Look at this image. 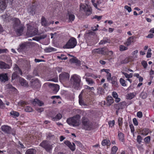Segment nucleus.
<instances>
[{
    "label": "nucleus",
    "mask_w": 154,
    "mask_h": 154,
    "mask_svg": "<svg viewBox=\"0 0 154 154\" xmlns=\"http://www.w3.org/2000/svg\"><path fill=\"white\" fill-rule=\"evenodd\" d=\"M49 85L52 90L53 92L54 93H57L59 89V86L57 84L50 83Z\"/></svg>",
    "instance_id": "nucleus-11"
},
{
    "label": "nucleus",
    "mask_w": 154,
    "mask_h": 154,
    "mask_svg": "<svg viewBox=\"0 0 154 154\" xmlns=\"http://www.w3.org/2000/svg\"><path fill=\"white\" fill-rule=\"evenodd\" d=\"M118 148L116 146H113L111 149V152L112 154H115L116 153Z\"/></svg>",
    "instance_id": "nucleus-41"
},
{
    "label": "nucleus",
    "mask_w": 154,
    "mask_h": 154,
    "mask_svg": "<svg viewBox=\"0 0 154 154\" xmlns=\"http://www.w3.org/2000/svg\"><path fill=\"white\" fill-rule=\"evenodd\" d=\"M134 37L133 36L130 37L127 40V41L124 44L127 46L130 45L132 42L133 41Z\"/></svg>",
    "instance_id": "nucleus-27"
},
{
    "label": "nucleus",
    "mask_w": 154,
    "mask_h": 154,
    "mask_svg": "<svg viewBox=\"0 0 154 154\" xmlns=\"http://www.w3.org/2000/svg\"><path fill=\"white\" fill-rule=\"evenodd\" d=\"M108 40H102L100 41V42H99V45H103L105 43L109 42H109H108Z\"/></svg>",
    "instance_id": "nucleus-58"
},
{
    "label": "nucleus",
    "mask_w": 154,
    "mask_h": 154,
    "mask_svg": "<svg viewBox=\"0 0 154 154\" xmlns=\"http://www.w3.org/2000/svg\"><path fill=\"white\" fill-rule=\"evenodd\" d=\"M10 113L11 115H13L16 117H18L19 116V112L14 111H11Z\"/></svg>",
    "instance_id": "nucleus-43"
},
{
    "label": "nucleus",
    "mask_w": 154,
    "mask_h": 154,
    "mask_svg": "<svg viewBox=\"0 0 154 154\" xmlns=\"http://www.w3.org/2000/svg\"><path fill=\"white\" fill-rule=\"evenodd\" d=\"M138 53V50H136L133 52L132 53V57L135 58H137V54Z\"/></svg>",
    "instance_id": "nucleus-49"
},
{
    "label": "nucleus",
    "mask_w": 154,
    "mask_h": 154,
    "mask_svg": "<svg viewBox=\"0 0 154 154\" xmlns=\"http://www.w3.org/2000/svg\"><path fill=\"white\" fill-rule=\"evenodd\" d=\"M102 52L103 53V55H105L106 54L108 51V50L106 48L104 47L101 48Z\"/></svg>",
    "instance_id": "nucleus-45"
},
{
    "label": "nucleus",
    "mask_w": 154,
    "mask_h": 154,
    "mask_svg": "<svg viewBox=\"0 0 154 154\" xmlns=\"http://www.w3.org/2000/svg\"><path fill=\"white\" fill-rule=\"evenodd\" d=\"M36 150L33 149L27 150L25 153V154H36Z\"/></svg>",
    "instance_id": "nucleus-32"
},
{
    "label": "nucleus",
    "mask_w": 154,
    "mask_h": 154,
    "mask_svg": "<svg viewBox=\"0 0 154 154\" xmlns=\"http://www.w3.org/2000/svg\"><path fill=\"white\" fill-rule=\"evenodd\" d=\"M14 69L15 71L14 72H16L18 75L20 74L21 75H22V71L17 65H15Z\"/></svg>",
    "instance_id": "nucleus-24"
},
{
    "label": "nucleus",
    "mask_w": 154,
    "mask_h": 154,
    "mask_svg": "<svg viewBox=\"0 0 154 154\" xmlns=\"http://www.w3.org/2000/svg\"><path fill=\"white\" fill-rule=\"evenodd\" d=\"M56 51V50L55 49L51 47L46 48L45 49V51L46 52H50Z\"/></svg>",
    "instance_id": "nucleus-36"
},
{
    "label": "nucleus",
    "mask_w": 154,
    "mask_h": 154,
    "mask_svg": "<svg viewBox=\"0 0 154 154\" xmlns=\"http://www.w3.org/2000/svg\"><path fill=\"white\" fill-rule=\"evenodd\" d=\"M18 77V74H17V73H16V72H14L12 74V78H11V80H14L16 78Z\"/></svg>",
    "instance_id": "nucleus-42"
},
{
    "label": "nucleus",
    "mask_w": 154,
    "mask_h": 154,
    "mask_svg": "<svg viewBox=\"0 0 154 154\" xmlns=\"http://www.w3.org/2000/svg\"><path fill=\"white\" fill-rule=\"evenodd\" d=\"M5 107V104L3 103L2 100L0 99V108H3Z\"/></svg>",
    "instance_id": "nucleus-63"
},
{
    "label": "nucleus",
    "mask_w": 154,
    "mask_h": 154,
    "mask_svg": "<svg viewBox=\"0 0 154 154\" xmlns=\"http://www.w3.org/2000/svg\"><path fill=\"white\" fill-rule=\"evenodd\" d=\"M0 7L2 10L6 8V5L5 0H0Z\"/></svg>",
    "instance_id": "nucleus-25"
},
{
    "label": "nucleus",
    "mask_w": 154,
    "mask_h": 154,
    "mask_svg": "<svg viewBox=\"0 0 154 154\" xmlns=\"http://www.w3.org/2000/svg\"><path fill=\"white\" fill-rule=\"evenodd\" d=\"M27 102H25L24 101H21L19 102L18 103V104L19 105H21L22 106H23L24 105H25L26 104H27Z\"/></svg>",
    "instance_id": "nucleus-59"
},
{
    "label": "nucleus",
    "mask_w": 154,
    "mask_h": 154,
    "mask_svg": "<svg viewBox=\"0 0 154 154\" xmlns=\"http://www.w3.org/2000/svg\"><path fill=\"white\" fill-rule=\"evenodd\" d=\"M20 20L17 18H16L14 20V23L13 25V27L14 29L17 28L19 27L20 26H22L20 25Z\"/></svg>",
    "instance_id": "nucleus-19"
},
{
    "label": "nucleus",
    "mask_w": 154,
    "mask_h": 154,
    "mask_svg": "<svg viewBox=\"0 0 154 154\" xmlns=\"http://www.w3.org/2000/svg\"><path fill=\"white\" fill-rule=\"evenodd\" d=\"M25 110L26 112H31L32 111V109L31 107L27 106L25 108Z\"/></svg>",
    "instance_id": "nucleus-46"
},
{
    "label": "nucleus",
    "mask_w": 154,
    "mask_h": 154,
    "mask_svg": "<svg viewBox=\"0 0 154 154\" xmlns=\"http://www.w3.org/2000/svg\"><path fill=\"white\" fill-rule=\"evenodd\" d=\"M128 48L124 45H120L119 47V49L121 51H123L127 50Z\"/></svg>",
    "instance_id": "nucleus-47"
},
{
    "label": "nucleus",
    "mask_w": 154,
    "mask_h": 154,
    "mask_svg": "<svg viewBox=\"0 0 154 154\" xmlns=\"http://www.w3.org/2000/svg\"><path fill=\"white\" fill-rule=\"evenodd\" d=\"M70 81L74 88L78 89L80 86L81 81L80 76L76 74L73 75L71 77Z\"/></svg>",
    "instance_id": "nucleus-1"
},
{
    "label": "nucleus",
    "mask_w": 154,
    "mask_h": 154,
    "mask_svg": "<svg viewBox=\"0 0 154 154\" xmlns=\"http://www.w3.org/2000/svg\"><path fill=\"white\" fill-rule=\"evenodd\" d=\"M102 144L103 146H104L106 145H109L110 144V143L109 140L105 139L102 141Z\"/></svg>",
    "instance_id": "nucleus-35"
},
{
    "label": "nucleus",
    "mask_w": 154,
    "mask_h": 154,
    "mask_svg": "<svg viewBox=\"0 0 154 154\" xmlns=\"http://www.w3.org/2000/svg\"><path fill=\"white\" fill-rule=\"evenodd\" d=\"M62 117V115L60 113H58L55 117H51L52 120L54 121H57L60 119Z\"/></svg>",
    "instance_id": "nucleus-29"
},
{
    "label": "nucleus",
    "mask_w": 154,
    "mask_h": 154,
    "mask_svg": "<svg viewBox=\"0 0 154 154\" xmlns=\"http://www.w3.org/2000/svg\"><path fill=\"white\" fill-rule=\"evenodd\" d=\"M115 121L113 120L112 121H110L109 122V127H113L115 124Z\"/></svg>",
    "instance_id": "nucleus-51"
},
{
    "label": "nucleus",
    "mask_w": 154,
    "mask_h": 154,
    "mask_svg": "<svg viewBox=\"0 0 154 154\" xmlns=\"http://www.w3.org/2000/svg\"><path fill=\"white\" fill-rule=\"evenodd\" d=\"M122 119H123L122 118L119 117L118 119V125L120 126H122Z\"/></svg>",
    "instance_id": "nucleus-56"
},
{
    "label": "nucleus",
    "mask_w": 154,
    "mask_h": 154,
    "mask_svg": "<svg viewBox=\"0 0 154 154\" xmlns=\"http://www.w3.org/2000/svg\"><path fill=\"white\" fill-rule=\"evenodd\" d=\"M69 78V73L66 72H63L60 75L59 78L60 80L66 81L68 80Z\"/></svg>",
    "instance_id": "nucleus-9"
},
{
    "label": "nucleus",
    "mask_w": 154,
    "mask_h": 154,
    "mask_svg": "<svg viewBox=\"0 0 154 154\" xmlns=\"http://www.w3.org/2000/svg\"><path fill=\"white\" fill-rule=\"evenodd\" d=\"M0 80L2 82H4L8 81V78L7 73L2 74H0Z\"/></svg>",
    "instance_id": "nucleus-20"
},
{
    "label": "nucleus",
    "mask_w": 154,
    "mask_h": 154,
    "mask_svg": "<svg viewBox=\"0 0 154 154\" xmlns=\"http://www.w3.org/2000/svg\"><path fill=\"white\" fill-rule=\"evenodd\" d=\"M83 78L85 79L86 81L89 85H92L94 83V82L93 80L92 79L90 78H88L84 76Z\"/></svg>",
    "instance_id": "nucleus-31"
},
{
    "label": "nucleus",
    "mask_w": 154,
    "mask_h": 154,
    "mask_svg": "<svg viewBox=\"0 0 154 154\" xmlns=\"http://www.w3.org/2000/svg\"><path fill=\"white\" fill-rule=\"evenodd\" d=\"M85 6L84 5L81 4L80 5V8L83 10L85 12L86 15L88 16L91 14L92 13V9L90 6L88 5Z\"/></svg>",
    "instance_id": "nucleus-7"
},
{
    "label": "nucleus",
    "mask_w": 154,
    "mask_h": 154,
    "mask_svg": "<svg viewBox=\"0 0 154 154\" xmlns=\"http://www.w3.org/2000/svg\"><path fill=\"white\" fill-rule=\"evenodd\" d=\"M142 138L140 135H138L137 137V141L139 144H140L141 142Z\"/></svg>",
    "instance_id": "nucleus-52"
},
{
    "label": "nucleus",
    "mask_w": 154,
    "mask_h": 154,
    "mask_svg": "<svg viewBox=\"0 0 154 154\" xmlns=\"http://www.w3.org/2000/svg\"><path fill=\"white\" fill-rule=\"evenodd\" d=\"M69 61L72 63H75L76 65H79L80 64L81 62L76 57H74L73 58L70 59Z\"/></svg>",
    "instance_id": "nucleus-21"
},
{
    "label": "nucleus",
    "mask_w": 154,
    "mask_h": 154,
    "mask_svg": "<svg viewBox=\"0 0 154 154\" xmlns=\"http://www.w3.org/2000/svg\"><path fill=\"white\" fill-rule=\"evenodd\" d=\"M27 32L26 35L29 37H32L37 35L38 32V29L35 28L29 24H27Z\"/></svg>",
    "instance_id": "nucleus-3"
},
{
    "label": "nucleus",
    "mask_w": 154,
    "mask_h": 154,
    "mask_svg": "<svg viewBox=\"0 0 154 154\" xmlns=\"http://www.w3.org/2000/svg\"><path fill=\"white\" fill-rule=\"evenodd\" d=\"M97 93L101 95L103 94L104 93V90L102 88L99 87L97 88Z\"/></svg>",
    "instance_id": "nucleus-39"
},
{
    "label": "nucleus",
    "mask_w": 154,
    "mask_h": 154,
    "mask_svg": "<svg viewBox=\"0 0 154 154\" xmlns=\"http://www.w3.org/2000/svg\"><path fill=\"white\" fill-rule=\"evenodd\" d=\"M106 101V104L108 106L111 105L114 102V100L111 96L107 97Z\"/></svg>",
    "instance_id": "nucleus-22"
},
{
    "label": "nucleus",
    "mask_w": 154,
    "mask_h": 154,
    "mask_svg": "<svg viewBox=\"0 0 154 154\" xmlns=\"http://www.w3.org/2000/svg\"><path fill=\"white\" fill-rule=\"evenodd\" d=\"M37 8V6L33 4L28 8V11L29 15H33L35 14V12Z\"/></svg>",
    "instance_id": "nucleus-8"
},
{
    "label": "nucleus",
    "mask_w": 154,
    "mask_h": 154,
    "mask_svg": "<svg viewBox=\"0 0 154 154\" xmlns=\"http://www.w3.org/2000/svg\"><path fill=\"white\" fill-rule=\"evenodd\" d=\"M127 97L128 99H131L134 97V95L133 94L131 93L128 95Z\"/></svg>",
    "instance_id": "nucleus-54"
},
{
    "label": "nucleus",
    "mask_w": 154,
    "mask_h": 154,
    "mask_svg": "<svg viewBox=\"0 0 154 154\" xmlns=\"http://www.w3.org/2000/svg\"><path fill=\"white\" fill-rule=\"evenodd\" d=\"M41 22L42 25L45 27L48 26L50 25V23L46 20V18L43 16L41 19Z\"/></svg>",
    "instance_id": "nucleus-17"
},
{
    "label": "nucleus",
    "mask_w": 154,
    "mask_h": 154,
    "mask_svg": "<svg viewBox=\"0 0 154 154\" xmlns=\"http://www.w3.org/2000/svg\"><path fill=\"white\" fill-rule=\"evenodd\" d=\"M130 61L129 59L128 58H126L124 60L121 61V63L122 64H126L128 63Z\"/></svg>",
    "instance_id": "nucleus-53"
},
{
    "label": "nucleus",
    "mask_w": 154,
    "mask_h": 154,
    "mask_svg": "<svg viewBox=\"0 0 154 154\" xmlns=\"http://www.w3.org/2000/svg\"><path fill=\"white\" fill-rule=\"evenodd\" d=\"M124 8L125 9H126L129 12H131V7L127 5H125V6Z\"/></svg>",
    "instance_id": "nucleus-60"
},
{
    "label": "nucleus",
    "mask_w": 154,
    "mask_h": 154,
    "mask_svg": "<svg viewBox=\"0 0 154 154\" xmlns=\"http://www.w3.org/2000/svg\"><path fill=\"white\" fill-rule=\"evenodd\" d=\"M10 66L8 64L5 63L3 62L0 61V68L1 69H9Z\"/></svg>",
    "instance_id": "nucleus-23"
},
{
    "label": "nucleus",
    "mask_w": 154,
    "mask_h": 154,
    "mask_svg": "<svg viewBox=\"0 0 154 154\" xmlns=\"http://www.w3.org/2000/svg\"><path fill=\"white\" fill-rule=\"evenodd\" d=\"M19 82L21 85L24 87H27L28 86V83L27 81L23 78L20 77Z\"/></svg>",
    "instance_id": "nucleus-14"
},
{
    "label": "nucleus",
    "mask_w": 154,
    "mask_h": 154,
    "mask_svg": "<svg viewBox=\"0 0 154 154\" xmlns=\"http://www.w3.org/2000/svg\"><path fill=\"white\" fill-rule=\"evenodd\" d=\"M77 45L76 40L73 37L71 38L67 43L63 47L64 48H74Z\"/></svg>",
    "instance_id": "nucleus-6"
},
{
    "label": "nucleus",
    "mask_w": 154,
    "mask_h": 154,
    "mask_svg": "<svg viewBox=\"0 0 154 154\" xmlns=\"http://www.w3.org/2000/svg\"><path fill=\"white\" fill-rule=\"evenodd\" d=\"M141 64L144 68H146L147 66V64L146 61H145L143 60L141 62Z\"/></svg>",
    "instance_id": "nucleus-57"
},
{
    "label": "nucleus",
    "mask_w": 154,
    "mask_h": 154,
    "mask_svg": "<svg viewBox=\"0 0 154 154\" xmlns=\"http://www.w3.org/2000/svg\"><path fill=\"white\" fill-rule=\"evenodd\" d=\"M149 133V131L147 128H145L143 129L141 131V134L144 135L146 136Z\"/></svg>",
    "instance_id": "nucleus-34"
},
{
    "label": "nucleus",
    "mask_w": 154,
    "mask_h": 154,
    "mask_svg": "<svg viewBox=\"0 0 154 154\" xmlns=\"http://www.w3.org/2000/svg\"><path fill=\"white\" fill-rule=\"evenodd\" d=\"M31 102L32 103L34 106L38 105L39 106H42L44 104L43 102L37 98L32 100Z\"/></svg>",
    "instance_id": "nucleus-12"
},
{
    "label": "nucleus",
    "mask_w": 154,
    "mask_h": 154,
    "mask_svg": "<svg viewBox=\"0 0 154 154\" xmlns=\"http://www.w3.org/2000/svg\"><path fill=\"white\" fill-rule=\"evenodd\" d=\"M82 127L87 130H90L92 127L93 124L87 118L83 117L82 119Z\"/></svg>",
    "instance_id": "nucleus-4"
},
{
    "label": "nucleus",
    "mask_w": 154,
    "mask_h": 154,
    "mask_svg": "<svg viewBox=\"0 0 154 154\" xmlns=\"http://www.w3.org/2000/svg\"><path fill=\"white\" fill-rule=\"evenodd\" d=\"M68 16H69V22H72L75 19V16L72 14L71 13H68Z\"/></svg>",
    "instance_id": "nucleus-30"
},
{
    "label": "nucleus",
    "mask_w": 154,
    "mask_h": 154,
    "mask_svg": "<svg viewBox=\"0 0 154 154\" xmlns=\"http://www.w3.org/2000/svg\"><path fill=\"white\" fill-rule=\"evenodd\" d=\"M133 123L135 125H138V122L137 119L135 118L133 119Z\"/></svg>",
    "instance_id": "nucleus-64"
},
{
    "label": "nucleus",
    "mask_w": 154,
    "mask_h": 154,
    "mask_svg": "<svg viewBox=\"0 0 154 154\" xmlns=\"http://www.w3.org/2000/svg\"><path fill=\"white\" fill-rule=\"evenodd\" d=\"M126 105V103L125 101H122L118 104L114 105V108L116 109H123Z\"/></svg>",
    "instance_id": "nucleus-10"
},
{
    "label": "nucleus",
    "mask_w": 154,
    "mask_h": 154,
    "mask_svg": "<svg viewBox=\"0 0 154 154\" xmlns=\"http://www.w3.org/2000/svg\"><path fill=\"white\" fill-rule=\"evenodd\" d=\"M16 30V32L18 36L21 35L23 32L24 27L22 26H20L19 27L14 29Z\"/></svg>",
    "instance_id": "nucleus-15"
},
{
    "label": "nucleus",
    "mask_w": 154,
    "mask_h": 154,
    "mask_svg": "<svg viewBox=\"0 0 154 154\" xmlns=\"http://www.w3.org/2000/svg\"><path fill=\"white\" fill-rule=\"evenodd\" d=\"M122 73L125 75V77L128 79L131 78L133 76V74L132 73H131L129 74H128L127 73L124 72H122Z\"/></svg>",
    "instance_id": "nucleus-38"
},
{
    "label": "nucleus",
    "mask_w": 154,
    "mask_h": 154,
    "mask_svg": "<svg viewBox=\"0 0 154 154\" xmlns=\"http://www.w3.org/2000/svg\"><path fill=\"white\" fill-rule=\"evenodd\" d=\"M137 116L139 118H141L142 117L143 114L141 112L139 111L137 113Z\"/></svg>",
    "instance_id": "nucleus-62"
},
{
    "label": "nucleus",
    "mask_w": 154,
    "mask_h": 154,
    "mask_svg": "<svg viewBox=\"0 0 154 154\" xmlns=\"http://www.w3.org/2000/svg\"><path fill=\"white\" fill-rule=\"evenodd\" d=\"M30 85L34 88H37L40 86L38 80L31 82Z\"/></svg>",
    "instance_id": "nucleus-18"
},
{
    "label": "nucleus",
    "mask_w": 154,
    "mask_h": 154,
    "mask_svg": "<svg viewBox=\"0 0 154 154\" xmlns=\"http://www.w3.org/2000/svg\"><path fill=\"white\" fill-rule=\"evenodd\" d=\"M47 35L46 34H45L40 35L39 36V37L40 40H41V39L45 38L47 37Z\"/></svg>",
    "instance_id": "nucleus-61"
},
{
    "label": "nucleus",
    "mask_w": 154,
    "mask_h": 154,
    "mask_svg": "<svg viewBox=\"0 0 154 154\" xmlns=\"http://www.w3.org/2000/svg\"><path fill=\"white\" fill-rule=\"evenodd\" d=\"M26 47V45L25 43H23L20 45V48L18 49V50H23L25 49Z\"/></svg>",
    "instance_id": "nucleus-40"
},
{
    "label": "nucleus",
    "mask_w": 154,
    "mask_h": 154,
    "mask_svg": "<svg viewBox=\"0 0 154 154\" xmlns=\"http://www.w3.org/2000/svg\"><path fill=\"white\" fill-rule=\"evenodd\" d=\"M79 103L80 105L81 106H86L87 105L84 103V101L83 99L82 96L81 94H80L79 96Z\"/></svg>",
    "instance_id": "nucleus-26"
},
{
    "label": "nucleus",
    "mask_w": 154,
    "mask_h": 154,
    "mask_svg": "<svg viewBox=\"0 0 154 154\" xmlns=\"http://www.w3.org/2000/svg\"><path fill=\"white\" fill-rule=\"evenodd\" d=\"M93 52L95 53H98L103 54V53L102 52L101 48L96 49L93 51Z\"/></svg>",
    "instance_id": "nucleus-37"
},
{
    "label": "nucleus",
    "mask_w": 154,
    "mask_h": 154,
    "mask_svg": "<svg viewBox=\"0 0 154 154\" xmlns=\"http://www.w3.org/2000/svg\"><path fill=\"white\" fill-rule=\"evenodd\" d=\"M80 116L79 115H76L68 119L66 122L70 125L73 126H78L79 125Z\"/></svg>",
    "instance_id": "nucleus-2"
},
{
    "label": "nucleus",
    "mask_w": 154,
    "mask_h": 154,
    "mask_svg": "<svg viewBox=\"0 0 154 154\" xmlns=\"http://www.w3.org/2000/svg\"><path fill=\"white\" fill-rule=\"evenodd\" d=\"M144 140L146 143H149L150 140V137L148 136L146 137L144 139Z\"/></svg>",
    "instance_id": "nucleus-48"
},
{
    "label": "nucleus",
    "mask_w": 154,
    "mask_h": 154,
    "mask_svg": "<svg viewBox=\"0 0 154 154\" xmlns=\"http://www.w3.org/2000/svg\"><path fill=\"white\" fill-rule=\"evenodd\" d=\"M5 90H7L8 89H10L11 90H16V89L13 87L12 85L11 84H8L6 85L5 87Z\"/></svg>",
    "instance_id": "nucleus-33"
},
{
    "label": "nucleus",
    "mask_w": 154,
    "mask_h": 154,
    "mask_svg": "<svg viewBox=\"0 0 154 154\" xmlns=\"http://www.w3.org/2000/svg\"><path fill=\"white\" fill-rule=\"evenodd\" d=\"M1 129L5 133L9 134L11 131V128L8 126L4 125L1 127Z\"/></svg>",
    "instance_id": "nucleus-13"
},
{
    "label": "nucleus",
    "mask_w": 154,
    "mask_h": 154,
    "mask_svg": "<svg viewBox=\"0 0 154 154\" xmlns=\"http://www.w3.org/2000/svg\"><path fill=\"white\" fill-rule=\"evenodd\" d=\"M64 55L63 54H61V55L60 56H57V58L58 59H60L61 60H66L67 59V57H63L64 56Z\"/></svg>",
    "instance_id": "nucleus-50"
},
{
    "label": "nucleus",
    "mask_w": 154,
    "mask_h": 154,
    "mask_svg": "<svg viewBox=\"0 0 154 154\" xmlns=\"http://www.w3.org/2000/svg\"><path fill=\"white\" fill-rule=\"evenodd\" d=\"M151 49L149 48L148 50V51L147 53L146 57L147 58L150 57L151 53Z\"/></svg>",
    "instance_id": "nucleus-55"
},
{
    "label": "nucleus",
    "mask_w": 154,
    "mask_h": 154,
    "mask_svg": "<svg viewBox=\"0 0 154 154\" xmlns=\"http://www.w3.org/2000/svg\"><path fill=\"white\" fill-rule=\"evenodd\" d=\"M119 81L122 85L123 86H125L126 84H125V81L122 78L120 79Z\"/></svg>",
    "instance_id": "nucleus-44"
},
{
    "label": "nucleus",
    "mask_w": 154,
    "mask_h": 154,
    "mask_svg": "<svg viewBox=\"0 0 154 154\" xmlns=\"http://www.w3.org/2000/svg\"><path fill=\"white\" fill-rule=\"evenodd\" d=\"M39 146L44 148L47 152H50L52 149V144H51V142L47 140H44L41 142Z\"/></svg>",
    "instance_id": "nucleus-5"
},
{
    "label": "nucleus",
    "mask_w": 154,
    "mask_h": 154,
    "mask_svg": "<svg viewBox=\"0 0 154 154\" xmlns=\"http://www.w3.org/2000/svg\"><path fill=\"white\" fill-rule=\"evenodd\" d=\"M112 83L113 85L116 87H118V85L117 84V79L115 77H113L111 78Z\"/></svg>",
    "instance_id": "nucleus-28"
},
{
    "label": "nucleus",
    "mask_w": 154,
    "mask_h": 154,
    "mask_svg": "<svg viewBox=\"0 0 154 154\" xmlns=\"http://www.w3.org/2000/svg\"><path fill=\"white\" fill-rule=\"evenodd\" d=\"M118 136L119 141L123 144H125V136L124 134L119 131L118 132Z\"/></svg>",
    "instance_id": "nucleus-16"
}]
</instances>
